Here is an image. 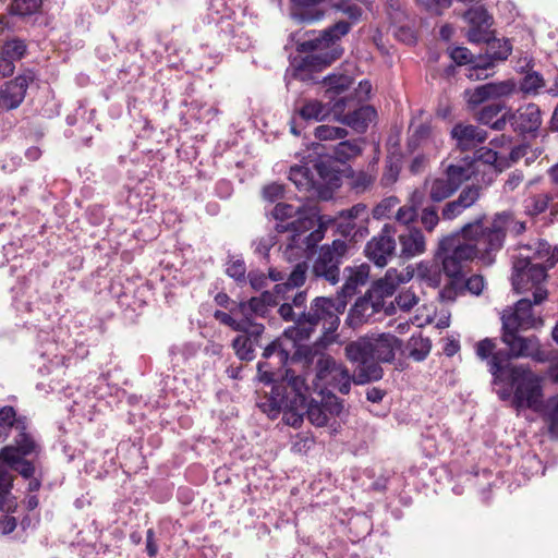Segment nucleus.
<instances>
[{"label":"nucleus","instance_id":"864d4df0","mask_svg":"<svg viewBox=\"0 0 558 558\" xmlns=\"http://www.w3.org/2000/svg\"><path fill=\"white\" fill-rule=\"evenodd\" d=\"M348 135V131L343 128L331 125H319L315 129V136L320 141L340 140Z\"/></svg>","mask_w":558,"mask_h":558},{"label":"nucleus","instance_id":"7c9ffc66","mask_svg":"<svg viewBox=\"0 0 558 558\" xmlns=\"http://www.w3.org/2000/svg\"><path fill=\"white\" fill-rule=\"evenodd\" d=\"M425 187L428 191L429 199L434 203H440L457 192L445 177L426 179Z\"/></svg>","mask_w":558,"mask_h":558},{"label":"nucleus","instance_id":"a18cd8bd","mask_svg":"<svg viewBox=\"0 0 558 558\" xmlns=\"http://www.w3.org/2000/svg\"><path fill=\"white\" fill-rule=\"evenodd\" d=\"M43 0H13L11 13L20 16L33 15L41 8Z\"/></svg>","mask_w":558,"mask_h":558},{"label":"nucleus","instance_id":"e433bc0d","mask_svg":"<svg viewBox=\"0 0 558 558\" xmlns=\"http://www.w3.org/2000/svg\"><path fill=\"white\" fill-rule=\"evenodd\" d=\"M362 153V147L357 141H342L332 148L331 157L339 162L357 157Z\"/></svg>","mask_w":558,"mask_h":558},{"label":"nucleus","instance_id":"aec40b11","mask_svg":"<svg viewBox=\"0 0 558 558\" xmlns=\"http://www.w3.org/2000/svg\"><path fill=\"white\" fill-rule=\"evenodd\" d=\"M515 258L526 259L531 266H546L547 271L558 263V250H551L545 241H537L523 246Z\"/></svg>","mask_w":558,"mask_h":558},{"label":"nucleus","instance_id":"a878e982","mask_svg":"<svg viewBox=\"0 0 558 558\" xmlns=\"http://www.w3.org/2000/svg\"><path fill=\"white\" fill-rule=\"evenodd\" d=\"M247 304L242 301L238 303H233V314H236L238 322L243 325L242 329H239L240 332L248 333L252 336H262L265 330L263 324L257 323V316L252 311H247Z\"/></svg>","mask_w":558,"mask_h":558},{"label":"nucleus","instance_id":"e2e57ef3","mask_svg":"<svg viewBox=\"0 0 558 558\" xmlns=\"http://www.w3.org/2000/svg\"><path fill=\"white\" fill-rule=\"evenodd\" d=\"M226 272L236 281H244L246 267L242 259H230L227 264Z\"/></svg>","mask_w":558,"mask_h":558},{"label":"nucleus","instance_id":"6ab92c4d","mask_svg":"<svg viewBox=\"0 0 558 558\" xmlns=\"http://www.w3.org/2000/svg\"><path fill=\"white\" fill-rule=\"evenodd\" d=\"M512 47L507 39H493L487 45V58L485 61H478L470 69L468 76L470 78H486L488 76L485 71L495 65V61H504L511 53Z\"/></svg>","mask_w":558,"mask_h":558},{"label":"nucleus","instance_id":"b1692460","mask_svg":"<svg viewBox=\"0 0 558 558\" xmlns=\"http://www.w3.org/2000/svg\"><path fill=\"white\" fill-rule=\"evenodd\" d=\"M283 381L287 383V388L291 390V393L294 396L290 398L289 393L286 392L284 396L280 399V403L295 404L300 403L302 409L306 405V400L308 399L310 387L306 384V379L301 375H295L294 371L287 369L283 376Z\"/></svg>","mask_w":558,"mask_h":558},{"label":"nucleus","instance_id":"f3484780","mask_svg":"<svg viewBox=\"0 0 558 558\" xmlns=\"http://www.w3.org/2000/svg\"><path fill=\"white\" fill-rule=\"evenodd\" d=\"M351 29V24L345 21H339L332 26L322 32H311V37L298 44V51L310 52L318 51L329 47L341 37L345 36Z\"/></svg>","mask_w":558,"mask_h":558},{"label":"nucleus","instance_id":"4d7b16f0","mask_svg":"<svg viewBox=\"0 0 558 558\" xmlns=\"http://www.w3.org/2000/svg\"><path fill=\"white\" fill-rule=\"evenodd\" d=\"M20 433L15 439L17 456H27L35 451L36 444L34 439L25 432V429H19Z\"/></svg>","mask_w":558,"mask_h":558},{"label":"nucleus","instance_id":"412c9836","mask_svg":"<svg viewBox=\"0 0 558 558\" xmlns=\"http://www.w3.org/2000/svg\"><path fill=\"white\" fill-rule=\"evenodd\" d=\"M442 145L440 133L429 123H420L413 126V132L408 141L410 150L422 147L426 153H436Z\"/></svg>","mask_w":558,"mask_h":558},{"label":"nucleus","instance_id":"13d9d810","mask_svg":"<svg viewBox=\"0 0 558 558\" xmlns=\"http://www.w3.org/2000/svg\"><path fill=\"white\" fill-rule=\"evenodd\" d=\"M505 109V105L490 104L484 106L476 114V119L480 123L490 125L494 119Z\"/></svg>","mask_w":558,"mask_h":558},{"label":"nucleus","instance_id":"5701e85b","mask_svg":"<svg viewBox=\"0 0 558 558\" xmlns=\"http://www.w3.org/2000/svg\"><path fill=\"white\" fill-rule=\"evenodd\" d=\"M400 243V257L410 259L422 255L426 251L425 236L421 229L408 227L398 235Z\"/></svg>","mask_w":558,"mask_h":558},{"label":"nucleus","instance_id":"9b49d317","mask_svg":"<svg viewBox=\"0 0 558 558\" xmlns=\"http://www.w3.org/2000/svg\"><path fill=\"white\" fill-rule=\"evenodd\" d=\"M351 381H353V377L350 376L348 368L333 357L322 355L317 360L314 389L318 390L320 396L328 388L348 395L351 389Z\"/></svg>","mask_w":558,"mask_h":558},{"label":"nucleus","instance_id":"c756f323","mask_svg":"<svg viewBox=\"0 0 558 558\" xmlns=\"http://www.w3.org/2000/svg\"><path fill=\"white\" fill-rule=\"evenodd\" d=\"M349 271L343 286L341 287L340 292H338V296L341 300H345L347 298H351L356 293V289L360 286H364L368 278L367 268L361 266L359 268H347Z\"/></svg>","mask_w":558,"mask_h":558},{"label":"nucleus","instance_id":"de8ad7c7","mask_svg":"<svg viewBox=\"0 0 558 558\" xmlns=\"http://www.w3.org/2000/svg\"><path fill=\"white\" fill-rule=\"evenodd\" d=\"M289 349L283 347L282 339H277L269 343L263 352L264 359H270L272 356L278 359V364H286L289 359Z\"/></svg>","mask_w":558,"mask_h":558},{"label":"nucleus","instance_id":"c03bdc74","mask_svg":"<svg viewBox=\"0 0 558 558\" xmlns=\"http://www.w3.org/2000/svg\"><path fill=\"white\" fill-rule=\"evenodd\" d=\"M27 50V46L24 40L19 38H13L10 40H7L4 45L2 46L1 53L5 58H9L12 61H19L21 60Z\"/></svg>","mask_w":558,"mask_h":558},{"label":"nucleus","instance_id":"79ce46f5","mask_svg":"<svg viewBox=\"0 0 558 558\" xmlns=\"http://www.w3.org/2000/svg\"><path fill=\"white\" fill-rule=\"evenodd\" d=\"M494 218H499L502 220L501 231L505 234V238L507 236L508 232L514 235H519L525 231V222L517 220L511 213H497L494 215Z\"/></svg>","mask_w":558,"mask_h":558},{"label":"nucleus","instance_id":"5fc2aeb1","mask_svg":"<svg viewBox=\"0 0 558 558\" xmlns=\"http://www.w3.org/2000/svg\"><path fill=\"white\" fill-rule=\"evenodd\" d=\"M483 194V187L478 184H471L464 186L458 195V199H462V202L469 206L470 208L474 206Z\"/></svg>","mask_w":558,"mask_h":558},{"label":"nucleus","instance_id":"20e7f679","mask_svg":"<svg viewBox=\"0 0 558 558\" xmlns=\"http://www.w3.org/2000/svg\"><path fill=\"white\" fill-rule=\"evenodd\" d=\"M272 216L279 222L276 226L278 232H291L284 254L289 257H302L307 251L316 246L324 238L322 223L316 229V219L304 216L301 207L286 203H278Z\"/></svg>","mask_w":558,"mask_h":558},{"label":"nucleus","instance_id":"1a4fd4ad","mask_svg":"<svg viewBox=\"0 0 558 558\" xmlns=\"http://www.w3.org/2000/svg\"><path fill=\"white\" fill-rule=\"evenodd\" d=\"M348 252V244L344 240L336 239L330 244L319 247L312 264V274L335 286L340 280V266Z\"/></svg>","mask_w":558,"mask_h":558},{"label":"nucleus","instance_id":"f704fd0d","mask_svg":"<svg viewBox=\"0 0 558 558\" xmlns=\"http://www.w3.org/2000/svg\"><path fill=\"white\" fill-rule=\"evenodd\" d=\"M298 112L304 120L322 121L330 116L328 104H324L317 99L305 100Z\"/></svg>","mask_w":558,"mask_h":558},{"label":"nucleus","instance_id":"a19ab883","mask_svg":"<svg viewBox=\"0 0 558 558\" xmlns=\"http://www.w3.org/2000/svg\"><path fill=\"white\" fill-rule=\"evenodd\" d=\"M244 302L247 304V311H252L257 317H265L268 306L276 303L270 292H264L260 296H254Z\"/></svg>","mask_w":558,"mask_h":558},{"label":"nucleus","instance_id":"603ef678","mask_svg":"<svg viewBox=\"0 0 558 558\" xmlns=\"http://www.w3.org/2000/svg\"><path fill=\"white\" fill-rule=\"evenodd\" d=\"M470 207L466 206L462 199H452L447 202L441 208V218L447 221L454 220L460 217L466 209Z\"/></svg>","mask_w":558,"mask_h":558},{"label":"nucleus","instance_id":"dca6fc26","mask_svg":"<svg viewBox=\"0 0 558 558\" xmlns=\"http://www.w3.org/2000/svg\"><path fill=\"white\" fill-rule=\"evenodd\" d=\"M34 80V72L27 70L15 78L5 82L0 88V107L5 110H13L20 107L25 99L29 84Z\"/></svg>","mask_w":558,"mask_h":558},{"label":"nucleus","instance_id":"338daca9","mask_svg":"<svg viewBox=\"0 0 558 558\" xmlns=\"http://www.w3.org/2000/svg\"><path fill=\"white\" fill-rule=\"evenodd\" d=\"M524 175L522 171L514 170L509 173L508 179L506 180L502 192L504 194H511L515 192L523 183Z\"/></svg>","mask_w":558,"mask_h":558},{"label":"nucleus","instance_id":"ea45409f","mask_svg":"<svg viewBox=\"0 0 558 558\" xmlns=\"http://www.w3.org/2000/svg\"><path fill=\"white\" fill-rule=\"evenodd\" d=\"M464 99L470 109L474 110L488 100H493L487 84L464 92Z\"/></svg>","mask_w":558,"mask_h":558},{"label":"nucleus","instance_id":"09e8293b","mask_svg":"<svg viewBox=\"0 0 558 558\" xmlns=\"http://www.w3.org/2000/svg\"><path fill=\"white\" fill-rule=\"evenodd\" d=\"M555 196L549 193L536 194L530 198L526 208L531 215H539L549 208Z\"/></svg>","mask_w":558,"mask_h":558},{"label":"nucleus","instance_id":"8fccbe9b","mask_svg":"<svg viewBox=\"0 0 558 558\" xmlns=\"http://www.w3.org/2000/svg\"><path fill=\"white\" fill-rule=\"evenodd\" d=\"M399 203L400 201L397 196H389L381 199L373 209V218L376 220L389 218Z\"/></svg>","mask_w":558,"mask_h":558},{"label":"nucleus","instance_id":"9d476101","mask_svg":"<svg viewBox=\"0 0 558 558\" xmlns=\"http://www.w3.org/2000/svg\"><path fill=\"white\" fill-rule=\"evenodd\" d=\"M512 268V286L517 293L533 289L534 304L543 303L548 296L547 290L542 286L547 278L546 266H531L526 259L515 258Z\"/></svg>","mask_w":558,"mask_h":558},{"label":"nucleus","instance_id":"774afa93","mask_svg":"<svg viewBox=\"0 0 558 558\" xmlns=\"http://www.w3.org/2000/svg\"><path fill=\"white\" fill-rule=\"evenodd\" d=\"M485 281L483 276L473 275L468 279L463 278V292L466 290L474 295H480L484 289Z\"/></svg>","mask_w":558,"mask_h":558},{"label":"nucleus","instance_id":"37998d69","mask_svg":"<svg viewBox=\"0 0 558 558\" xmlns=\"http://www.w3.org/2000/svg\"><path fill=\"white\" fill-rule=\"evenodd\" d=\"M450 282L439 292V296L444 302H453L459 294L463 293V276H448Z\"/></svg>","mask_w":558,"mask_h":558},{"label":"nucleus","instance_id":"7ed1b4c3","mask_svg":"<svg viewBox=\"0 0 558 558\" xmlns=\"http://www.w3.org/2000/svg\"><path fill=\"white\" fill-rule=\"evenodd\" d=\"M518 331L502 329L501 340L508 347V351L496 350V342L490 338H485L475 344V354L480 360L487 361L495 384L501 381L502 374L511 367L509 364L511 359L531 357L537 362L545 360L538 339L535 336H520Z\"/></svg>","mask_w":558,"mask_h":558},{"label":"nucleus","instance_id":"4be33fe9","mask_svg":"<svg viewBox=\"0 0 558 558\" xmlns=\"http://www.w3.org/2000/svg\"><path fill=\"white\" fill-rule=\"evenodd\" d=\"M451 137L461 150H470L486 141L487 132L473 124L458 123L451 130Z\"/></svg>","mask_w":558,"mask_h":558},{"label":"nucleus","instance_id":"69168bd1","mask_svg":"<svg viewBox=\"0 0 558 558\" xmlns=\"http://www.w3.org/2000/svg\"><path fill=\"white\" fill-rule=\"evenodd\" d=\"M544 84L543 77L536 73L526 74L521 83V89L524 93H535Z\"/></svg>","mask_w":558,"mask_h":558},{"label":"nucleus","instance_id":"72a5a7b5","mask_svg":"<svg viewBox=\"0 0 558 558\" xmlns=\"http://www.w3.org/2000/svg\"><path fill=\"white\" fill-rule=\"evenodd\" d=\"M327 100L329 113L332 114L333 119L340 123L348 113H351L350 110L355 106V98L352 93L335 96V98Z\"/></svg>","mask_w":558,"mask_h":558},{"label":"nucleus","instance_id":"680f3d73","mask_svg":"<svg viewBox=\"0 0 558 558\" xmlns=\"http://www.w3.org/2000/svg\"><path fill=\"white\" fill-rule=\"evenodd\" d=\"M233 305L229 307V312H222V311H216L214 313V317L221 324L232 328L235 331H239V329L243 328V325H241L238 322L236 314H233Z\"/></svg>","mask_w":558,"mask_h":558},{"label":"nucleus","instance_id":"f03ea898","mask_svg":"<svg viewBox=\"0 0 558 558\" xmlns=\"http://www.w3.org/2000/svg\"><path fill=\"white\" fill-rule=\"evenodd\" d=\"M345 306L347 301L340 298H315L310 307L298 315L295 324L283 331V338L291 341L292 347H295L298 342L308 340L320 327L322 337L319 342L330 343L340 325L339 314L344 311Z\"/></svg>","mask_w":558,"mask_h":558},{"label":"nucleus","instance_id":"473e14b6","mask_svg":"<svg viewBox=\"0 0 558 558\" xmlns=\"http://www.w3.org/2000/svg\"><path fill=\"white\" fill-rule=\"evenodd\" d=\"M259 337L260 336H252L243 332L234 338L232 341V348L241 361L254 360L255 348L259 344Z\"/></svg>","mask_w":558,"mask_h":558},{"label":"nucleus","instance_id":"2eb2a0df","mask_svg":"<svg viewBox=\"0 0 558 558\" xmlns=\"http://www.w3.org/2000/svg\"><path fill=\"white\" fill-rule=\"evenodd\" d=\"M13 483L12 474L0 466V533L8 535L16 527V519L10 514L16 505L11 498V488Z\"/></svg>","mask_w":558,"mask_h":558},{"label":"nucleus","instance_id":"bf43d9fd","mask_svg":"<svg viewBox=\"0 0 558 558\" xmlns=\"http://www.w3.org/2000/svg\"><path fill=\"white\" fill-rule=\"evenodd\" d=\"M418 300L420 299L416 295V293L413 291V288L410 287L409 289L400 292L396 296L395 301L400 310L408 312L418 303Z\"/></svg>","mask_w":558,"mask_h":558},{"label":"nucleus","instance_id":"6e6d98bb","mask_svg":"<svg viewBox=\"0 0 558 558\" xmlns=\"http://www.w3.org/2000/svg\"><path fill=\"white\" fill-rule=\"evenodd\" d=\"M422 226L427 232H432L438 226L440 217L435 206H427L422 209L420 215Z\"/></svg>","mask_w":558,"mask_h":558},{"label":"nucleus","instance_id":"bb28decb","mask_svg":"<svg viewBox=\"0 0 558 558\" xmlns=\"http://www.w3.org/2000/svg\"><path fill=\"white\" fill-rule=\"evenodd\" d=\"M375 118L376 111L372 106H361L353 109L351 113H348L341 123L350 126L359 133H364Z\"/></svg>","mask_w":558,"mask_h":558},{"label":"nucleus","instance_id":"3c124183","mask_svg":"<svg viewBox=\"0 0 558 558\" xmlns=\"http://www.w3.org/2000/svg\"><path fill=\"white\" fill-rule=\"evenodd\" d=\"M464 19L470 26H490V16L483 7L469 9L464 13Z\"/></svg>","mask_w":558,"mask_h":558},{"label":"nucleus","instance_id":"4c0bfd02","mask_svg":"<svg viewBox=\"0 0 558 558\" xmlns=\"http://www.w3.org/2000/svg\"><path fill=\"white\" fill-rule=\"evenodd\" d=\"M432 343L422 335H413L408 341L409 356L415 361H423L430 352Z\"/></svg>","mask_w":558,"mask_h":558},{"label":"nucleus","instance_id":"ddd939ff","mask_svg":"<svg viewBox=\"0 0 558 558\" xmlns=\"http://www.w3.org/2000/svg\"><path fill=\"white\" fill-rule=\"evenodd\" d=\"M396 228L390 223L384 225L380 232L374 235L365 245V256L377 267H385L396 255Z\"/></svg>","mask_w":558,"mask_h":558},{"label":"nucleus","instance_id":"58836bf2","mask_svg":"<svg viewBox=\"0 0 558 558\" xmlns=\"http://www.w3.org/2000/svg\"><path fill=\"white\" fill-rule=\"evenodd\" d=\"M307 265L306 263H299L295 265L287 281L283 284H276L277 293H280L286 288H299L304 284L306 279Z\"/></svg>","mask_w":558,"mask_h":558},{"label":"nucleus","instance_id":"a211bd4d","mask_svg":"<svg viewBox=\"0 0 558 558\" xmlns=\"http://www.w3.org/2000/svg\"><path fill=\"white\" fill-rule=\"evenodd\" d=\"M542 124V113L537 105L530 102L510 112V125L515 133L535 135Z\"/></svg>","mask_w":558,"mask_h":558},{"label":"nucleus","instance_id":"0e129e2a","mask_svg":"<svg viewBox=\"0 0 558 558\" xmlns=\"http://www.w3.org/2000/svg\"><path fill=\"white\" fill-rule=\"evenodd\" d=\"M417 218V210L414 206L403 205L400 206L396 213L395 219L401 225L408 226L414 222Z\"/></svg>","mask_w":558,"mask_h":558},{"label":"nucleus","instance_id":"423d86ee","mask_svg":"<svg viewBox=\"0 0 558 558\" xmlns=\"http://www.w3.org/2000/svg\"><path fill=\"white\" fill-rule=\"evenodd\" d=\"M508 379L513 387L512 404L519 411L527 408L534 412L543 410L542 377L523 365L509 367Z\"/></svg>","mask_w":558,"mask_h":558},{"label":"nucleus","instance_id":"2f4dec72","mask_svg":"<svg viewBox=\"0 0 558 558\" xmlns=\"http://www.w3.org/2000/svg\"><path fill=\"white\" fill-rule=\"evenodd\" d=\"M474 161H464L462 163L449 165L445 170V178L457 191L460 186L474 174Z\"/></svg>","mask_w":558,"mask_h":558},{"label":"nucleus","instance_id":"c9c22d12","mask_svg":"<svg viewBox=\"0 0 558 558\" xmlns=\"http://www.w3.org/2000/svg\"><path fill=\"white\" fill-rule=\"evenodd\" d=\"M15 427L16 429H26L25 418H17L16 412L12 407L0 409V439L8 437V432Z\"/></svg>","mask_w":558,"mask_h":558},{"label":"nucleus","instance_id":"052dcab7","mask_svg":"<svg viewBox=\"0 0 558 558\" xmlns=\"http://www.w3.org/2000/svg\"><path fill=\"white\" fill-rule=\"evenodd\" d=\"M416 274L420 278L428 281L432 286H437L439 283L440 274L438 269L428 263H420L416 268Z\"/></svg>","mask_w":558,"mask_h":558},{"label":"nucleus","instance_id":"49530a36","mask_svg":"<svg viewBox=\"0 0 558 558\" xmlns=\"http://www.w3.org/2000/svg\"><path fill=\"white\" fill-rule=\"evenodd\" d=\"M492 99H499L511 96L515 92V83L512 80L486 83Z\"/></svg>","mask_w":558,"mask_h":558},{"label":"nucleus","instance_id":"cd10ccee","mask_svg":"<svg viewBox=\"0 0 558 558\" xmlns=\"http://www.w3.org/2000/svg\"><path fill=\"white\" fill-rule=\"evenodd\" d=\"M0 459L7 463L14 471L20 473L25 478H31L34 475L35 466L32 462L22 459L17 456V450L13 446H7L0 451Z\"/></svg>","mask_w":558,"mask_h":558},{"label":"nucleus","instance_id":"39448f33","mask_svg":"<svg viewBox=\"0 0 558 558\" xmlns=\"http://www.w3.org/2000/svg\"><path fill=\"white\" fill-rule=\"evenodd\" d=\"M484 217H480L462 227L464 236L474 242L478 254V260L490 266L496 260V255L501 251L505 244V234L501 231L502 220L492 218L489 225H483Z\"/></svg>","mask_w":558,"mask_h":558},{"label":"nucleus","instance_id":"4468645a","mask_svg":"<svg viewBox=\"0 0 558 558\" xmlns=\"http://www.w3.org/2000/svg\"><path fill=\"white\" fill-rule=\"evenodd\" d=\"M533 305H535L534 300L527 298L519 300L512 311L502 314V329L527 330L542 327L544 322L534 314Z\"/></svg>","mask_w":558,"mask_h":558},{"label":"nucleus","instance_id":"6e6552de","mask_svg":"<svg viewBox=\"0 0 558 558\" xmlns=\"http://www.w3.org/2000/svg\"><path fill=\"white\" fill-rule=\"evenodd\" d=\"M409 279V274H399L393 268L387 270L385 277L375 283L368 296L356 301L351 310V317L359 319V322L367 320L383 306V299L392 295L398 286Z\"/></svg>","mask_w":558,"mask_h":558},{"label":"nucleus","instance_id":"0eeeda50","mask_svg":"<svg viewBox=\"0 0 558 558\" xmlns=\"http://www.w3.org/2000/svg\"><path fill=\"white\" fill-rule=\"evenodd\" d=\"M439 253L442 255V269L447 276H463L464 263L478 259L474 242L464 236L462 228L440 240Z\"/></svg>","mask_w":558,"mask_h":558},{"label":"nucleus","instance_id":"f8f14e48","mask_svg":"<svg viewBox=\"0 0 558 558\" xmlns=\"http://www.w3.org/2000/svg\"><path fill=\"white\" fill-rule=\"evenodd\" d=\"M315 170L318 178L308 167L293 166L289 172V180L300 191L310 192L312 190L318 191L324 184L337 185L339 180L338 174L331 170L325 162L320 161L315 165Z\"/></svg>","mask_w":558,"mask_h":558},{"label":"nucleus","instance_id":"393cba45","mask_svg":"<svg viewBox=\"0 0 558 558\" xmlns=\"http://www.w3.org/2000/svg\"><path fill=\"white\" fill-rule=\"evenodd\" d=\"M304 412L313 425L322 427L328 423L331 415L340 412V405L335 398H329L326 403L315 399L308 401L307 399Z\"/></svg>","mask_w":558,"mask_h":558},{"label":"nucleus","instance_id":"f257e3e1","mask_svg":"<svg viewBox=\"0 0 558 558\" xmlns=\"http://www.w3.org/2000/svg\"><path fill=\"white\" fill-rule=\"evenodd\" d=\"M401 340L391 333H371L349 342L345 356L350 362L357 363L353 383L365 385L383 378L384 371L379 363H390L401 348Z\"/></svg>","mask_w":558,"mask_h":558},{"label":"nucleus","instance_id":"c85d7f7f","mask_svg":"<svg viewBox=\"0 0 558 558\" xmlns=\"http://www.w3.org/2000/svg\"><path fill=\"white\" fill-rule=\"evenodd\" d=\"M353 77L342 73H332L323 81L326 86L325 98L332 99L335 96L349 94L353 85Z\"/></svg>","mask_w":558,"mask_h":558}]
</instances>
